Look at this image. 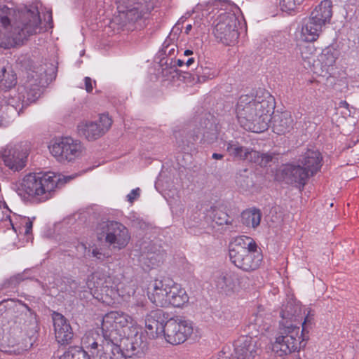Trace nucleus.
I'll return each mask as SVG.
<instances>
[{
    "label": "nucleus",
    "instance_id": "nucleus-16",
    "mask_svg": "<svg viewBox=\"0 0 359 359\" xmlns=\"http://www.w3.org/2000/svg\"><path fill=\"white\" fill-rule=\"evenodd\" d=\"M118 342L128 354V357H141L147 349L146 339L137 323Z\"/></svg>",
    "mask_w": 359,
    "mask_h": 359
},
{
    "label": "nucleus",
    "instance_id": "nucleus-40",
    "mask_svg": "<svg viewBox=\"0 0 359 359\" xmlns=\"http://www.w3.org/2000/svg\"><path fill=\"white\" fill-rule=\"evenodd\" d=\"M306 48L308 49L309 53H305L303 50L301 51L302 57L304 60L309 59L310 57V55H312V53L314 50V47L311 46H307Z\"/></svg>",
    "mask_w": 359,
    "mask_h": 359
},
{
    "label": "nucleus",
    "instance_id": "nucleus-8",
    "mask_svg": "<svg viewBox=\"0 0 359 359\" xmlns=\"http://www.w3.org/2000/svg\"><path fill=\"white\" fill-rule=\"evenodd\" d=\"M136 324V320L129 314L121 311H112L102 317L101 329L108 342L118 345Z\"/></svg>",
    "mask_w": 359,
    "mask_h": 359
},
{
    "label": "nucleus",
    "instance_id": "nucleus-10",
    "mask_svg": "<svg viewBox=\"0 0 359 359\" xmlns=\"http://www.w3.org/2000/svg\"><path fill=\"white\" fill-rule=\"evenodd\" d=\"M228 12H221L218 15L213 34L216 39L224 45L231 46L238 39V25L240 22L238 7L230 5Z\"/></svg>",
    "mask_w": 359,
    "mask_h": 359
},
{
    "label": "nucleus",
    "instance_id": "nucleus-22",
    "mask_svg": "<svg viewBox=\"0 0 359 359\" xmlns=\"http://www.w3.org/2000/svg\"><path fill=\"white\" fill-rule=\"evenodd\" d=\"M55 336L60 344H67L73 337L72 329L66 318L60 313L53 314Z\"/></svg>",
    "mask_w": 359,
    "mask_h": 359
},
{
    "label": "nucleus",
    "instance_id": "nucleus-2",
    "mask_svg": "<svg viewBox=\"0 0 359 359\" xmlns=\"http://www.w3.org/2000/svg\"><path fill=\"white\" fill-rule=\"evenodd\" d=\"M74 177L66 176L62 178L52 172L29 173L13 182L12 189L24 200L41 202L49 199L56 187Z\"/></svg>",
    "mask_w": 359,
    "mask_h": 359
},
{
    "label": "nucleus",
    "instance_id": "nucleus-27",
    "mask_svg": "<svg viewBox=\"0 0 359 359\" xmlns=\"http://www.w3.org/2000/svg\"><path fill=\"white\" fill-rule=\"evenodd\" d=\"M217 286L226 294H230L238 290L239 280L235 273H224L217 278Z\"/></svg>",
    "mask_w": 359,
    "mask_h": 359
},
{
    "label": "nucleus",
    "instance_id": "nucleus-20",
    "mask_svg": "<svg viewBox=\"0 0 359 359\" xmlns=\"http://www.w3.org/2000/svg\"><path fill=\"white\" fill-rule=\"evenodd\" d=\"M339 56V50L333 47L324 48L313 64L315 73L322 76L330 75Z\"/></svg>",
    "mask_w": 359,
    "mask_h": 359
},
{
    "label": "nucleus",
    "instance_id": "nucleus-28",
    "mask_svg": "<svg viewBox=\"0 0 359 359\" xmlns=\"http://www.w3.org/2000/svg\"><path fill=\"white\" fill-rule=\"evenodd\" d=\"M161 312H154L147 315L145 318V326L149 333L152 337H161L163 332L161 327L164 323H159Z\"/></svg>",
    "mask_w": 359,
    "mask_h": 359
},
{
    "label": "nucleus",
    "instance_id": "nucleus-36",
    "mask_svg": "<svg viewBox=\"0 0 359 359\" xmlns=\"http://www.w3.org/2000/svg\"><path fill=\"white\" fill-rule=\"evenodd\" d=\"M93 256L100 261H104L110 257L109 252L103 249L95 248L92 251Z\"/></svg>",
    "mask_w": 359,
    "mask_h": 359
},
{
    "label": "nucleus",
    "instance_id": "nucleus-39",
    "mask_svg": "<svg viewBox=\"0 0 359 359\" xmlns=\"http://www.w3.org/2000/svg\"><path fill=\"white\" fill-rule=\"evenodd\" d=\"M86 90L88 93L92 92L95 81H93L90 77H86L84 79Z\"/></svg>",
    "mask_w": 359,
    "mask_h": 359
},
{
    "label": "nucleus",
    "instance_id": "nucleus-38",
    "mask_svg": "<svg viewBox=\"0 0 359 359\" xmlns=\"http://www.w3.org/2000/svg\"><path fill=\"white\" fill-rule=\"evenodd\" d=\"M140 190L139 188L133 189L128 195L127 199L130 203H133L140 196Z\"/></svg>",
    "mask_w": 359,
    "mask_h": 359
},
{
    "label": "nucleus",
    "instance_id": "nucleus-14",
    "mask_svg": "<svg viewBox=\"0 0 359 359\" xmlns=\"http://www.w3.org/2000/svg\"><path fill=\"white\" fill-rule=\"evenodd\" d=\"M28 151L21 144H8L0 150V162L12 172H20L25 166Z\"/></svg>",
    "mask_w": 359,
    "mask_h": 359
},
{
    "label": "nucleus",
    "instance_id": "nucleus-33",
    "mask_svg": "<svg viewBox=\"0 0 359 359\" xmlns=\"http://www.w3.org/2000/svg\"><path fill=\"white\" fill-rule=\"evenodd\" d=\"M196 82L201 83L215 78L219 74V71L213 66L201 67L197 70Z\"/></svg>",
    "mask_w": 359,
    "mask_h": 359
},
{
    "label": "nucleus",
    "instance_id": "nucleus-42",
    "mask_svg": "<svg viewBox=\"0 0 359 359\" xmlns=\"http://www.w3.org/2000/svg\"><path fill=\"white\" fill-rule=\"evenodd\" d=\"M192 28H193V26L191 24L187 25L185 27V30H184L185 34H189L190 33L191 30L192 29Z\"/></svg>",
    "mask_w": 359,
    "mask_h": 359
},
{
    "label": "nucleus",
    "instance_id": "nucleus-49",
    "mask_svg": "<svg viewBox=\"0 0 359 359\" xmlns=\"http://www.w3.org/2000/svg\"><path fill=\"white\" fill-rule=\"evenodd\" d=\"M5 72H6V69L4 68H2L1 73L4 76Z\"/></svg>",
    "mask_w": 359,
    "mask_h": 359
},
{
    "label": "nucleus",
    "instance_id": "nucleus-26",
    "mask_svg": "<svg viewBox=\"0 0 359 359\" xmlns=\"http://www.w3.org/2000/svg\"><path fill=\"white\" fill-rule=\"evenodd\" d=\"M321 161L320 153L314 149H308L300 159L302 168L309 172V176L319 170L321 167Z\"/></svg>",
    "mask_w": 359,
    "mask_h": 359
},
{
    "label": "nucleus",
    "instance_id": "nucleus-37",
    "mask_svg": "<svg viewBox=\"0 0 359 359\" xmlns=\"http://www.w3.org/2000/svg\"><path fill=\"white\" fill-rule=\"evenodd\" d=\"M16 83V77L13 74H8L7 79H0L1 86L5 88H10L13 86Z\"/></svg>",
    "mask_w": 359,
    "mask_h": 359
},
{
    "label": "nucleus",
    "instance_id": "nucleus-32",
    "mask_svg": "<svg viewBox=\"0 0 359 359\" xmlns=\"http://www.w3.org/2000/svg\"><path fill=\"white\" fill-rule=\"evenodd\" d=\"M21 329L25 332V334L29 337H32L37 332V320L34 313L29 312Z\"/></svg>",
    "mask_w": 359,
    "mask_h": 359
},
{
    "label": "nucleus",
    "instance_id": "nucleus-50",
    "mask_svg": "<svg viewBox=\"0 0 359 359\" xmlns=\"http://www.w3.org/2000/svg\"><path fill=\"white\" fill-rule=\"evenodd\" d=\"M174 51V48L172 47L169 50H168V53L170 54L171 52Z\"/></svg>",
    "mask_w": 359,
    "mask_h": 359
},
{
    "label": "nucleus",
    "instance_id": "nucleus-35",
    "mask_svg": "<svg viewBox=\"0 0 359 359\" xmlns=\"http://www.w3.org/2000/svg\"><path fill=\"white\" fill-rule=\"evenodd\" d=\"M217 126L210 123V126L208 128L206 127L205 130L203 132L201 141L207 144L214 142L217 138Z\"/></svg>",
    "mask_w": 359,
    "mask_h": 359
},
{
    "label": "nucleus",
    "instance_id": "nucleus-44",
    "mask_svg": "<svg viewBox=\"0 0 359 359\" xmlns=\"http://www.w3.org/2000/svg\"><path fill=\"white\" fill-rule=\"evenodd\" d=\"M4 207V208H7L6 203L3 199V197L0 195V208Z\"/></svg>",
    "mask_w": 359,
    "mask_h": 359
},
{
    "label": "nucleus",
    "instance_id": "nucleus-3",
    "mask_svg": "<svg viewBox=\"0 0 359 359\" xmlns=\"http://www.w3.org/2000/svg\"><path fill=\"white\" fill-rule=\"evenodd\" d=\"M273 112V104L269 100L241 96L236 105L237 120L242 128L253 133H262L268 128Z\"/></svg>",
    "mask_w": 359,
    "mask_h": 359
},
{
    "label": "nucleus",
    "instance_id": "nucleus-45",
    "mask_svg": "<svg viewBox=\"0 0 359 359\" xmlns=\"http://www.w3.org/2000/svg\"><path fill=\"white\" fill-rule=\"evenodd\" d=\"M194 62V59L193 57L189 58L186 62L185 64L187 67L191 66Z\"/></svg>",
    "mask_w": 359,
    "mask_h": 359
},
{
    "label": "nucleus",
    "instance_id": "nucleus-13",
    "mask_svg": "<svg viewBox=\"0 0 359 359\" xmlns=\"http://www.w3.org/2000/svg\"><path fill=\"white\" fill-rule=\"evenodd\" d=\"M113 121L106 113L100 114L97 121L84 119L77 125L79 135L88 141L102 137L111 128Z\"/></svg>",
    "mask_w": 359,
    "mask_h": 359
},
{
    "label": "nucleus",
    "instance_id": "nucleus-9",
    "mask_svg": "<svg viewBox=\"0 0 359 359\" xmlns=\"http://www.w3.org/2000/svg\"><path fill=\"white\" fill-rule=\"evenodd\" d=\"M248 327L252 330L251 334L257 337V334L267 330L269 325L261 314H256L250 318ZM259 346L256 337L242 336L235 344V353L238 359H253Z\"/></svg>",
    "mask_w": 359,
    "mask_h": 359
},
{
    "label": "nucleus",
    "instance_id": "nucleus-19",
    "mask_svg": "<svg viewBox=\"0 0 359 359\" xmlns=\"http://www.w3.org/2000/svg\"><path fill=\"white\" fill-rule=\"evenodd\" d=\"M23 90L24 88L18 93L15 90L11 91L8 97V105H0V126L5 127L9 125L18 114V107L25 102V97L22 95Z\"/></svg>",
    "mask_w": 359,
    "mask_h": 359
},
{
    "label": "nucleus",
    "instance_id": "nucleus-46",
    "mask_svg": "<svg viewBox=\"0 0 359 359\" xmlns=\"http://www.w3.org/2000/svg\"><path fill=\"white\" fill-rule=\"evenodd\" d=\"M212 158L215 159H222L223 158V155L215 153L212 154Z\"/></svg>",
    "mask_w": 359,
    "mask_h": 359
},
{
    "label": "nucleus",
    "instance_id": "nucleus-34",
    "mask_svg": "<svg viewBox=\"0 0 359 359\" xmlns=\"http://www.w3.org/2000/svg\"><path fill=\"white\" fill-rule=\"evenodd\" d=\"M305 0H278V6L282 12L294 14Z\"/></svg>",
    "mask_w": 359,
    "mask_h": 359
},
{
    "label": "nucleus",
    "instance_id": "nucleus-4",
    "mask_svg": "<svg viewBox=\"0 0 359 359\" xmlns=\"http://www.w3.org/2000/svg\"><path fill=\"white\" fill-rule=\"evenodd\" d=\"M97 336L93 330L86 332L81 339V344L87 351L79 347H72L55 359H127L119 345L108 341L99 344L95 340Z\"/></svg>",
    "mask_w": 359,
    "mask_h": 359
},
{
    "label": "nucleus",
    "instance_id": "nucleus-23",
    "mask_svg": "<svg viewBox=\"0 0 359 359\" xmlns=\"http://www.w3.org/2000/svg\"><path fill=\"white\" fill-rule=\"evenodd\" d=\"M282 177L287 183L304 185L309 177L301 165H286L281 169Z\"/></svg>",
    "mask_w": 359,
    "mask_h": 359
},
{
    "label": "nucleus",
    "instance_id": "nucleus-17",
    "mask_svg": "<svg viewBox=\"0 0 359 359\" xmlns=\"http://www.w3.org/2000/svg\"><path fill=\"white\" fill-rule=\"evenodd\" d=\"M227 151L230 155L242 160H247L265 166L271 161V156L267 154H260L251 148L241 146L237 142H230L227 144Z\"/></svg>",
    "mask_w": 359,
    "mask_h": 359
},
{
    "label": "nucleus",
    "instance_id": "nucleus-12",
    "mask_svg": "<svg viewBox=\"0 0 359 359\" xmlns=\"http://www.w3.org/2000/svg\"><path fill=\"white\" fill-rule=\"evenodd\" d=\"M161 337L172 345H178L186 341L194 332L191 321L181 318H170L161 327Z\"/></svg>",
    "mask_w": 359,
    "mask_h": 359
},
{
    "label": "nucleus",
    "instance_id": "nucleus-43",
    "mask_svg": "<svg viewBox=\"0 0 359 359\" xmlns=\"http://www.w3.org/2000/svg\"><path fill=\"white\" fill-rule=\"evenodd\" d=\"M174 62L178 67H182V66H183L184 64H185V62L183 60H181V59H178V60H175Z\"/></svg>",
    "mask_w": 359,
    "mask_h": 359
},
{
    "label": "nucleus",
    "instance_id": "nucleus-21",
    "mask_svg": "<svg viewBox=\"0 0 359 359\" xmlns=\"http://www.w3.org/2000/svg\"><path fill=\"white\" fill-rule=\"evenodd\" d=\"M32 219L21 215H13V217L9 216L4 220L5 223L9 224L13 231L18 236H22L26 242H29L32 239Z\"/></svg>",
    "mask_w": 359,
    "mask_h": 359
},
{
    "label": "nucleus",
    "instance_id": "nucleus-11",
    "mask_svg": "<svg viewBox=\"0 0 359 359\" xmlns=\"http://www.w3.org/2000/svg\"><path fill=\"white\" fill-rule=\"evenodd\" d=\"M51 155L60 162H71L81 156L83 147L80 142L65 137L51 140L48 144Z\"/></svg>",
    "mask_w": 359,
    "mask_h": 359
},
{
    "label": "nucleus",
    "instance_id": "nucleus-1",
    "mask_svg": "<svg viewBox=\"0 0 359 359\" xmlns=\"http://www.w3.org/2000/svg\"><path fill=\"white\" fill-rule=\"evenodd\" d=\"M313 316L311 311L298 302H292L284 306L280 312V335L272 344V351L282 357L304 348L308 340L304 332L311 323Z\"/></svg>",
    "mask_w": 359,
    "mask_h": 359
},
{
    "label": "nucleus",
    "instance_id": "nucleus-25",
    "mask_svg": "<svg viewBox=\"0 0 359 359\" xmlns=\"http://www.w3.org/2000/svg\"><path fill=\"white\" fill-rule=\"evenodd\" d=\"M332 17V3L330 0H323L311 13L309 18L323 27L330 22Z\"/></svg>",
    "mask_w": 359,
    "mask_h": 359
},
{
    "label": "nucleus",
    "instance_id": "nucleus-30",
    "mask_svg": "<svg viewBox=\"0 0 359 359\" xmlns=\"http://www.w3.org/2000/svg\"><path fill=\"white\" fill-rule=\"evenodd\" d=\"M262 214L259 210L248 209L241 214V222L248 228L255 229L261 222Z\"/></svg>",
    "mask_w": 359,
    "mask_h": 359
},
{
    "label": "nucleus",
    "instance_id": "nucleus-7",
    "mask_svg": "<svg viewBox=\"0 0 359 359\" xmlns=\"http://www.w3.org/2000/svg\"><path fill=\"white\" fill-rule=\"evenodd\" d=\"M116 4L117 14L112 19L111 26L137 23L142 27V21L154 9L156 0H116Z\"/></svg>",
    "mask_w": 359,
    "mask_h": 359
},
{
    "label": "nucleus",
    "instance_id": "nucleus-31",
    "mask_svg": "<svg viewBox=\"0 0 359 359\" xmlns=\"http://www.w3.org/2000/svg\"><path fill=\"white\" fill-rule=\"evenodd\" d=\"M144 264L149 268H156L161 266L165 259V253L158 250L155 252L148 253L144 258Z\"/></svg>",
    "mask_w": 359,
    "mask_h": 359
},
{
    "label": "nucleus",
    "instance_id": "nucleus-24",
    "mask_svg": "<svg viewBox=\"0 0 359 359\" xmlns=\"http://www.w3.org/2000/svg\"><path fill=\"white\" fill-rule=\"evenodd\" d=\"M323 27L311 18L304 20L299 31V39L305 42L316 41L323 32Z\"/></svg>",
    "mask_w": 359,
    "mask_h": 359
},
{
    "label": "nucleus",
    "instance_id": "nucleus-53",
    "mask_svg": "<svg viewBox=\"0 0 359 359\" xmlns=\"http://www.w3.org/2000/svg\"><path fill=\"white\" fill-rule=\"evenodd\" d=\"M224 325H229V321L224 322Z\"/></svg>",
    "mask_w": 359,
    "mask_h": 359
},
{
    "label": "nucleus",
    "instance_id": "nucleus-6",
    "mask_svg": "<svg viewBox=\"0 0 359 359\" xmlns=\"http://www.w3.org/2000/svg\"><path fill=\"white\" fill-rule=\"evenodd\" d=\"M257 248L256 243L251 237H236L229 245L230 259L235 266L244 271L255 270L262 261V256Z\"/></svg>",
    "mask_w": 359,
    "mask_h": 359
},
{
    "label": "nucleus",
    "instance_id": "nucleus-52",
    "mask_svg": "<svg viewBox=\"0 0 359 359\" xmlns=\"http://www.w3.org/2000/svg\"><path fill=\"white\" fill-rule=\"evenodd\" d=\"M48 19H50L51 18V13H48Z\"/></svg>",
    "mask_w": 359,
    "mask_h": 359
},
{
    "label": "nucleus",
    "instance_id": "nucleus-41",
    "mask_svg": "<svg viewBox=\"0 0 359 359\" xmlns=\"http://www.w3.org/2000/svg\"><path fill=\"white\" fill-rule=\"evenodd\" d=\"M77 250H78V252H82L84 255H86V252L87 250V248H86L85 244L81 243V244L78 245Z\"/></svg>",
    "mask_w": 359,
    "mask_h": 359
},
{
    "label": "nucleus",
    "instance_id": "nucleus-29",
    "mask_svg": "<svg viewBox=\"0 0 359 359\" xmlns=\"http://www.w3.org/2000/svg\"><path fill=\"white\" fill-rule=\"evenodd\" d=\"M293 119L290 112L285 111L275 118L273 130L278 134L285 133L292 128Z\"/></svg>",
    "mask_w": 359,
    "mask_h": 359
},
{
    "label": "nucleus",
    "instance_id": "nucleus-15",
    "mask_svg": "<svg viewBox=\"0 0 359 359\" xmlns=\"http://www.w3.org/2000/svg\"><path fill=\"white\" fill-rule=\"evenodd\" d=\"M87 286L96 299L107 302V297L113 298L116 292L112 288L111 278L107 274L96 271L88 278Z\"/></svg>",
    "mask_w": 359,
    "mask_h": 359
},
{
    "label": "nucleus",
    "instance_id": "nucleus-51",
    "mask_svg": "<svg viewBox=\"0 0 359 359\" xmlns=\"http://www.w3.org/2000/svg\"><path fill=\"white\" fill-rule=\"evenodd\" d=\"M194 30H195L196 32H198V31H197V27H196V24H195V23H194Z\"/></svg>",
    "mask_w": 359,
    "mask_h": 359
},
{
    "label": "nucleus",
    "instance_id": "nucleus-48",
    "mask_svg": "<svg viewBox=\"0 0 359 359\" xmlns=\"http://www.w3.org/2000/svg\"><path fill=\"white\" fill-rule=\"evenodd\" d=\"M169 205H170V209H171V210H172V211H173V209H174V205H175V204H173V203H172V201H169Z\"/></svg>",
    "mask_w": 359,
    "mask_h": 359
},
{
    "label": "nucleus",
    "instance_id": "nucleus-18",
    "mask_svg": "<svg viewBox=\"0 0 359 359\" xmlns=\"http://www.w3.org/2000/svg\"><path fill=\"white\" fill-rule=\"evenodd\" d=\"M105 241L114 249L125 248L130 241L128 229L122 224L111 222L107 226Z\"/></svg>",
    "mask_w": 359,
    "mask_h": 359
},
{
    "label": "nucleus",
    "instance_id": "nucleus-5",
    "mask_svg": "<svg viewBox=\"0 0 359 359\" xmlns=\"http://www.w3.org/2000/svg\"><path fill=\"white\" fill-rule=\"evenodd\" d=\"M148 298L156 307H181L189 301L187 292L169 279L155 280L148 287Z\"/></svg>",
    "mask_w": 359,
    "mask_h": 359
},
{
    "label": "nucleus",
    "instance_id": "nucleus-47",
    "mask_svg": "<svg viewBox=\"0 0 359 359\" xmlns=\"http://www.w3.org/2000/svg\"><path fill=\"white\" fill-rule=\"evenodd\" d=\"M193 54V51L191 50H186L184 51V55L189 56Z\"/></svg>",
    "mask_w": 359,
    "mask_h": 359
}]
</instances>
